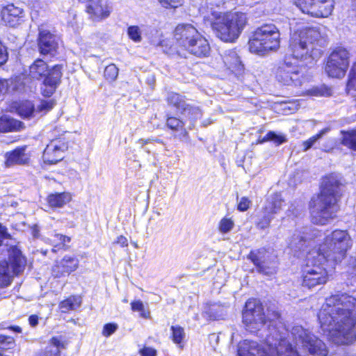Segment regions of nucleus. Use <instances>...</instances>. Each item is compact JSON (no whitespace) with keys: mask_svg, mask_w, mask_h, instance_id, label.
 Here are the masks:
<instances>
[{"mask_svg":"<svg viewBox=\"0 0 356 356\" xmlns=\"http://www.w3.org/2000/svg\"><path fill=\"white\" fill-rule=\"evenodd\" d=\"M321 34L318 28L303 26L290 35L289 54L284 56L275 71L276 81L283 86L300 87L307 81L308 67L298 60H313L321 54Z\"/></svg>","mask_w":356,"mask_h":356,"instance_id":"obj_1","label":"nucleus"},{"mask_svg":"<svg viewBox=\"0 0 356 356\" xmlns=\"http://www.w3.org/2000/svg\"><path fill=\"white\" fill-rule=\"evenodd\" d=\"M347 231L334 229L318 244L316 255L301 268L300 285L307 289L327 284L337 265L346 258L350 248Z\"/></svg>","mask_w":356,"mask_h":356,"instance_id":"obj_2","label":"nucleus"},{"mask_svg":"<svg viewBox=\"0 0 356 356\" xmlns=\"http://www.w3.org/2000/svg\"><path fill=\"white\" fill-rule=\"evenodd\" d=\"M318 319L325 331L343 337L351 334L356 325V298L341 291L330 295L318 313Z\"/></svg>","mask_w":356,"mask_h":356,"instance_id":"obj_3","label":"nucleus"},{"mask_svg":"<svg viewBox=\"0 0 356 356\" xmlns=\"http://www.w3.org/2000/svg\"><path fill=\"white\" fill-rule=\"evenodd\" d=\"M341 179L335 172L323 175L319 183L318 191L308 204L310 220L313 224L326 225L336 217L339 202L343 196Z\"/></svg>","mask_w":356,"mask_h":356,"instance_id":"obj_4","label":"nucleus"},{"mask_svg":"<svg viewBox=\"0 0 356 356\" xmlns=\"http://www.w3.org/2000/svg\"><path fill=\"white\" fill-rule=\"evenodd\" d=\"M216 36L225 42H234L248 24L246 14L241 12L212 10L204 18Z\"/></svg>","mask_w":356,"mask_h":356,"instance_id":"obj_5","label":"nucleus"},{"mask_svg":"<svg viewBox=\"0 0 356 356\" xmlns=\"http://www.w3.org/2000/svg\"><path fill=\"white\" fill-rule=\"evenodd\" d=\"M64 65L49 67L42 58H36L29 67V76L33 81H42L40 90L44 97H51L61 83Z\"/></svg>","mask_w":356,"mask_h":356,"instance_id":"obj_6","label":"nucleus"},{"mask_svg":"<svg viewBox=\"0 0 356 356\" xmlns=\"http://www.w3.org/2000/svg\"><path fill=\"white\" fill-rule=\"evenodd\" d=\"M280 45V33L273 24H264L255 29L248 40L249 51L259 55L276 51Z\"/></svg>","mask_w":356,"mask_h":356,"instance_id":"obj_7","label":"nucleus"},{"mask_svg":"<svg viewBox=\"0 0 356 356\" xmlns=\"http://www.w3.org/2000/svg\"><path fill=\"white\" fill-rule=\"evenodd\" d=\"M350 56L344 47L333 48L325 60L323 69L327 76L332 79L343 78L350 65Z\"/></svg>","mask_w":356,"mask_h":356,"instance_id":"obj_8","label":"nucleus"},{"mask_svg":"<svg viewBox=\"0 0 356 356\" xmlns=\"http://www.w3.org/2000/svg\"><path fill=\"white\" fill-rule=\"evenodd\" d=\"M242 323L247 329L257 328L259 325L267 322L264 307L260 300L256 298H248L243 307Z\"/></svg>","mask_w":356,"mask_h":356,"instance_id":"obj_9","label":"nucleus"},{"mask_svg":"<svg viewBox=\"0 0 356 356\" xmlns=\"http://www.w3.org/2000/svg\"><path fill=\"white\" fill-rule=\"evenodd\" d=\"M302 13L314 18L329 17L334 9L333 0H292Z\"/></svg>","mask_w":356,"mask_h":356,"instance_id":"obj_10","label":"nucleus"},{"mask_svg":"<svg viewBox=\"0 0 356 356\" xmlns=\"http://www.w3.org/2000/svg\"><path fill=\"white\" fill-rule=\"evenodd\" d=\"M200 33L197 28L191 24H178L173 31V38L175 40V50L172 51L170 54H175L182 56L184 55V50L188 46H190V44H192L193 40Z\"/></svg>","mask_w":356,"mask_h":356,"instance_id":"obj_11","label":"nucleus"},{"mask_svg":"<svg viewBox=\"0 0 356 356\" xmlns=\"http://www.w3.org/2000/svg\"><path fill=\"white\" fill-rule=\"evenodd\" d=\"M165 101L167 105L181 115H187L193 120L201 116L202 112L199 106L187 103V98L179 92L170 91L167 93Z\"/></svg>","mask_w":356,"mask_h":356,"instance_id":"obj_12","label":"nucleus"},{"mask_svg":"<svg viewBox=\"0 0 356 356\" xmlns=\"http://www.w3.org/2000/svg\"><path fill=\"white\" fill-rule=\"evenodd\" d=\"M69 148V142L65 138L51 140L44 148L42 159L49 165L56 164L65 158V153Z\"/></svg>","mask_w":356,"mask_h":356,"instance_id":"obj_13","label":"nucleus"},{"mask_svg":"<svg viewBox=\"0 0 356 356\" xmlns=\"http://www.w3.org/2000/svg\"><path fill=\"white\" fill-rule=\"evenodd\" d=\"M268 250L266 248H260L252 250L247 255V258L256 267L258 273L268 275L272 274L277 268L276 262L267 256Z\"/></svg>","mask_w":356,"mask_h":356,"instance_id":"obj_14","label":"nucleus"},{"mask_svg":"<svg viewBox=\"0 0 356 356\" xmlns=\"http://www.w3.org/2000/svg\"><path fill=\"white\" fill-rule=\"evenodd\" d=\"M85 12L90 20L99 22L110 17L113 7L108 0H86Z\"/></svg>","mask_w":356,"mask_h":356,"instance_id":"obj_15","label":"nucleus"},{"mask_svg":"<svg viewBox=\"0 0 356 356\" xmlns=\"http://www.w3.org/2000/svg\"><path fill=\"white\" fill-rule=\"evenodd\" d=\"M36 42L40 55L54 56L58 54V42L56 36L50 31L40 29Z\"/></svg>","mask_w":356,"mask_h":356,"instance_id":"obj_16","label":"nucleus"},{"mask_svg":"<svg viewBox=\"0 0 356 356\" xmlns=\"http://www.w3.org/2000/svg\"><path fill=\"white\" fill-rule=\"evenodd\" d=\"M24 10L10 3L0 8V23L3 26L15 28L24 22Z\"/></svg>","mask_w":356,"mask_h":356,"instance_id":"obj_17","label":"nucleus"},{"mask_svg":"<svg viewBox=\"0 0 356 356\" xmlns=\"http://www.w3.org/2000/svg\"><path fill=\"white\" fill-rule=\"evenodd\" d=\"M79 267V260L75 255L66 254L60 260L54 262L51 269L54 278H60L69 276Z\"/></svg>","mask_w":356,"mask_h":356,"instance_id":"obj_18","label":"nucleus"},{"mask_svg":"<svg viewBox=\"0 0 356 356\" xmlns=\"http://www.w3.org/2000/svg\"><path fill=\"white\" fill-rule=\"evenodd\" d=\"M27 145L17 146L4 154L3 166L11 168L15 165H28L31 162V154L26 152Z\"/></svg>","mask_w":356,"mask_h":356,"instance_id":"obj_19","label":"nucleus"},{"mask_svg":"<svg viewBox=\"0 0 356 356\" xmlns=\"http://www.w3.org/2000/svg\"><path fill=\"white\" fill-rule=\"evenodd\" d=\"M282 201V198L276 195L273 197L268 205L263 207L264 214L255 223L257 229L264 230L270 227L273 216L281 210Z\"/></svg>","mask_w":356,"mask_h":356,"instance_id":"obj_20","label":"nucleus"},{"mask_svg":"<svg viewBox=\"0 0 356 356\" xmlns=\"http://www.w3.org/2000/svg\"><path fill=\"white\" fill-rule=\"evenodd\" d=\"M302 346L308 350L312 356H327L328 349L325 343L311 334H305L300 336Z\"/></svg>","mask_w":356,"mask_h":356,"instance_id":"obj_21","label":"nucleus"},{"mask_svg":"<svg viewBox=\"0 0 356 356\" xmlns=\"http://www.w3.org/2000/svg\"><path fill=\"white\" fill-rule=\"evenodd\" d=\"M165 124L166 128L175 134L180 140H186L189 134L186 128V122L183 118L176 116L171 113L165 114Z\"/></svg>","mask_w":356,"mask_h":356,"instance_id":"obj_22","label":"nucleus"},{"mask_svg":"<svg viewBox=\"0 0 356 356\" xmlns=\"http://www.w3.org/2000/svg\"><path fill=\"white\" fill-rule=\"evenodd\" d=\"M210 52L211 46L208 40L200 33L192 44L184 50V55L181 57L186 58L187 54H191L197 58H206L209 56Z\"/></svg>","mask_w":356,"mask_h":356,"instance_id":"obj_23","label":"nucleus"},{"mask_svg":"<svg viewBox=\"0 0 356 356\" xmlns=\"http://www.w3.org/2000/svg\"><path fill=\"white\" fill-rule=\"evenodd\" d=\"M238 356H272L268 351L257 342L243 340L238 343Z\"/></svg>","mask_w":356,"mask_h":356,"instance_id":"obj_24","label":"nucleus"},{"mask_svg":"<svg viewBox=\"0 0 356 356\" xmlns=\"http://www.w3.org/2000/svg\"><path fill=\"white\" fill-rule=\"evenodd\" d=\"M66 341L60 336H54L48 341V345L40 349L35 356H65L61 350L66 348Z\"/></svg>","mask_w":356,"mask_h":356,"instance_id":"obj_25","label":"nucleus"},{"mask_svg":"<svg viewBox=\"0 0 356 356\" xmlns=\"http://www.w3.org/2000/svg\"><path fill=\"white\" fill-rule=\"evenodd\" d=\"M8 262L13 274L17 276L24 270L26 259L18 248L13 246L10 249Z\"/></svg>","mask_w":356,"mask_h":356,"instance_id":"obj_26","label":"nucleus"},{"mask_svg":"<svg viewBox=\"0 0 356 356\" xmlns=\"http://www.w3.org/2000/svg\"><path fill=\"white\" fill-rule=\"evenodd\" d=\"M72 200V195L70 192L52 193L46 197L47 204L49 208H62Z\"/></svg>","mask_w":356,"mask_h":356,"instance_id":"obj_27","label":"nucleus"},{"mask_svg":"<svg viewBox=\"0 0 356 356\" xmlns=\"http://www.w3.org/2000/svg\"><path fill=\"white\" fill-rule=\"evenodd\" d=\"M82 304V297L81 295H70L59 302L58 309L63 314H68L71 311L77 309Z\"/></svg>","mask_w":356,"mask_h":356,"instance_id":"obj_28","label":"nucleus"},{"mask_svg":"<svg viewBox=\"0 0 356 356\" xmlns=\"http://www.w3.org/2000/svg\"><path fill=\"white\" fill-rule=\"evenodd\" d=\"M13 108L22 118H31L35 110L33 102L27 99L15 102L13 103Z\"/></svg>","mask_w":356,"mask_h":356,"instance_id":"obj_29","label":"nucleus"},{"mask_svg":"<svg viewBox=\"0 0 356 356\" xmlns=\"http://www.w3.org/2000/svg\"><path fill=\"white\" fill-rule=\"evenodd\" d=\"M22 127L23 123L19 120L5 115L0 117V133L17 131Z\"/></svg>","mask_w":356,"mask_h":356,"instance_id":"obj_30","label":"nucleus"},{"mask_svg":"<svg viewBox=\"0 0 356 356\" xmlns=\"http://www.w3.org/2000/svg\"><path fill=\"white\" fill-rule=\"evenodd\" d=\"M340 143L351 151H356V127L349 130L341 131Z\"/></svg>","mask_w":356,"mask_h":356,"instance_id":"obj_31","label":"nucleus"},{"mask_svg":"<svg viewBox=\"0 0 356 356\" xmlns=\"http://www.w3.org/2000/svg\"><path fill=\"white\" fill-rule=\"evenodd\" d=\"M55 239L51 242V252L57 253L59 251H67L70 246L67 245L71 241V238L62 234H54Z\"/></svg>","mask_w":356,"mask_h":356,"instance_id":"obj_32","label":"nucleus"},{"mask_svg":"<svg viewBox=\"0 0 356 356\" xmlns=\"http://www.w3.org/2000/svg\"><path fill=\"white\" fill-rule=\"evenodd\" d=\"M356 91V60L353 62L346 81L345 92L346 94ZM356 102V97L355 99Z\"/></svg>","mask_w":356,"mask_h":356,"instance_id":"obj_33","label":"nucleus"},{"mask_svg":"<svg viewBox=\"0 0 356 356\" xmlns=\"http://www.w3.org/2000/svg\"><path fill=\"white\" fill-rule=\"evenodd\" d=\"M330 131V128L327 127L322 129H321L317 134L315 135L311 136L307 140H304L302 142V150L304 152H307L310 148H312L314 143L320 138H322V136L325 134L326 133L329 132Z\"/></svg>","mask_w":356,"mask_h":356,"instance_id":"obj_34","label":"nucleus"},{"mask_svg":"<svg viewBox=\"0 0 356 356\" xmlns=\"http://www.w3.org/2000/svg\"><path fill=\"white\" fill-rule=\"evenodd\" d=\"M170 339L172 342L182 348L183 345H181V343L185 337L184 328L180 325H172L170 327Z\"/></svg>","mask_w":356,"mask_h":356,"instance_id":"obj_35","label":"nucleus"},{"mask_svg":"<svg viewBox=\"0 0 356 356\" xmlns=\"http://www.w3.org/2000/svg\"><path fill=\"white\" fill-rule=\"evenodd\" d=\"M15 346V339L13 337L0 334V351L3 353L5 352L13 349Z\"/></svg>","mask_w":356,"mask_h":356,"instance_id":"obj_36","label":"nucleus"},{"mask_svg":"<svg viewBox=\"0 0 356 356\" xmlns=\"http://www.w3.org/2000/svg\"><path fill=\"white\" fill-rule=\"evenodd\" d=\"M9 263L6 260L0 261V282L4 286H8L11 282L9 275Z\"/></svg>","mask_w":356,"mask_h":356,"instance_id":"obj_37","label":"nucleus"},{"mask_svg":"<svg viewBox=\"0 0 356 356\" xmlns=\"http://www.w3.org/2000/svg\"><path fill=\"white\" fill-rule=\"evenodd\" d=\"M130 305L131 309L133 312H138L140 317L145 319L150 318V312L145 307L140 300L131 301Z\"/></svg>","mask_w":356,"mask_h":356,"instance_id":"obj_38","label":"nucleus"},{"mask_svg":"<svg viewBox=\"0 0 356 356\" xmlns=\"http://www.w3.org/2000/svg\"><path fill=\"white\" fill-rule=\"evenodd\" d=\"M224 63L227 69L234 71L241 65L239 57L235 54H229L225 56Z\"/></svg>","mask_w":356,"mask_h":356,"instance_id":"obj_39","label":"nucleus"},{"mask_svg":"<svg viewBox=\"0 0 356 356\" xmlns=\"http://www.w3.org/2000/svg\"><path fill=\"white\" fill-rule=\"evenodd\" d=\"M312 94L316 97H331L333 94L332 88L325 84L314 87L312 90Z\"/></svg>","mask_w":356,"mask_h":356,"instance_id":"obj_40","label":"nucleus"},{"mask_svg":"<svg viewBox=\"0 0 356 356\" xmlns=\"http://www.w3.org/2000/svg\"><path fill=\"white\" fill-rule=\"evenodd\" d=\"M118 68L114 63L106 66L104 71V77L109 82L114 81L118 76Z\"/></svg>","mask_w":356,"mask_h":356,"instance_id":"obj_41","label":"nucleus"},{"mask_svg":"<svg viewBox=\"0 0 356 356\" xmlns=\"http://www.w3.org/2000/svg\"><path fill=\"white\" fill-rule=\"evenodd\" d=\"M56 102L54 99H42L37 106L36 111L46 114L49 112L55 106Z\"/></svg>","mask_w":356,"mask_h":356,"instance_id":"obj_42","label":"nucleus"},{"mask_svg":"<svg viewBox=\"0 0 356 356\" xmlns=\"http://www.w3.org/2000/svg\"><path fill=\"white\" fill-rule=\"evenodd\" d=\"M161 6L166 10H175L182 7L185 3V0H157Z\"/></svg>","mask_w":356,"mask_h":356,"instance_id":"obj_43","label":"nucleus"},{"mask_svg":"<svg viewBox=\"0 0 356 356\" xmlns=\"http://www.w3.org/2000/svg\"><path fill=\"white\" fill-rule=\"evenodd\" d=\"M277 356H300L296 348L292 343L287 342L284 343V349L277 352Z\"/></svg>","mask_w":356,"mask_h":356,"instance_id":"obj_44","label":"nucleus"},{"mask_svg":"<svg viewBox=\"0 0 356 356\" xmlns=\"http://www.w3.org/2000/svg\"><path fill=\"white\" fill-rule=\"evenodd\" d=\"M234 227V222L231 218H222L218 223V230L222 234L230 232Z\"/></svg>","mask_w":356,"mask_h":356,"instance_id":"obj_45","label":"nucleus"},{"mask_svg":"<svg viewBox=\"0 0 356 356\" xmlns=\"http://www.w3.org/2000/svg\"><path fill=\"white\" fill-rule=\"evenodd\" d=\"M127 34L131 40L135 42H139L142 40L141 31L138 26L132 25L128 27Z\"/></svg>","mask_w":356,"mask_h":356,"instance_id":"obj_46","label":"nucleus"},{"mask_svg":"<svg viewBox=\"0 0 356 356\" xmlns=\"http://www.w3.org/2000/svg\"><path fill=\"white\" fill-rule=\"evenodd\" d=\"M269 141H273L277 146L280 145L287 141L284 135L277 134L274 131L268 132Z\"/></svg>","mask_w":356,"mask_h":356,"instance_id":"obj_47","label":"nucleus"},{"mask_svg":"<svg viewBox=\"0 0 356 356\" xmlns=\"http://www.w3.org/2000/svg\"><path fill=\"white\" fill-rule=\"evenodd\" d=\"M311 232H304L305 236H301L299 238L300 242H306L309 240H314L317 237H321L322 236V233L321 230L312 229H310Z\"/></svg>","mask_w":356,"mask_h":356,"instance_id":"obj_48","label":"nucleus"},{"mask_svg":"<svg viewBox=\"0 0 356 356\" xmlns=\"http://www.w3.org/2000/svg\"><path fill=\"white\" fill-rule=\"evenodd\" d=\"M118 330V325L115 323H108L103 326L102 334L108 337Z\"/></svg>","mask_w":356,"mask_h":356,"instance_id":"obj_49","label":"nucleus"},{"mask_svg":"<svg viewBox=\"0 0 356 356\" xmlns=\"http://www.w3.org/2000/svg\"><path fill=\"white\" fill-rule=\"evenodd\" d=\"M252 204L251 200L248 197H242L238 204H237V210L241 212H244L248 211Z\"/></svg>","mask_w":356,"mask_h":356,"instance_id":"obj_50","label":"nucleus"},{"mask_svg":"<svg viewBox=\"0 0 356 356\" xmlns=\"http://www.w3.org/2000/svg\"><path fill=\"white\" fill-rule=\"evenodd\" d=\"M140 356H156L157 350L152 347L143 346L138 351Z\"/></svg>","mask_w":356,"mask_h":356,"instance_id":"obj_51","label":"nucleus"},{"mask_svg":"<svg viewBox=\"0 0 356 356\" xmlns=\"http://www.w3.org/2000/svg\"><path fill=\"white\" fill-rule=\"evenodd\" d=\"M9 83L6 79H0V96L8 92Z\"/></svg>","mask_w":356,"mask_h":356,"instance_id":"obj_52","label":"nucleus"},{"mask_svg":"<svg viewBox=\"0 0 356 356\" xmlns=\"http://www.w3.org/2000/svg\"><path fill=\"white\" fill-rule=\"evenodd\" d=\"M114 243L120 245L122 248H126L129 245L127 238L123 235L118 236Z\"/></svg>","mask_w":356,"mask_h":356,"instance_id":"obj_53","label":"nucleus"},{"mask_svg":"<svg viewBox=\"0 0 356 356\" xmlns=\"http://www.w3.org/2000/svg\"><path fill=\"white\" fill-rule=\"evenodd\" d=\"M5 329L12 331L15 333H17V334H20L22 332V328L19 325H10L8 327H3V326H1V324H0V330H5Z\"/></svg>","mask_w":356,"mask_h":356,"instance_id":"obj_54","label":"nucleus"},{"mask_svg":"<svg viewBox=\"0 0 356 356\" xmlns=\"http://www.w3.org/2000/svg\"><path fill=\"white\" fill-rule=\"evenodd\" d=\"M28 321L31 327H35L39 323V317L36 314H31L29 316Z\"/></svg>","mask_w":356,"mask_h":356,"instance_id":"obj_55","label":"nucleus"},{"mask_svg":"<svg viewBox=\"0 0 356 356\" xmlns=\"http://www.w3.org/2000/svg\"><path fill=\"white\" fill-rule=\"evenodd\" d=\"M138 142L142 145H147V144H148L149 143H152V142H155V143H163L162 140L159 139L157 138H147V139H140L138 140Z\"/></svg>","mask_w":356,"mask_h":356,"instance_id":"obj_56","label":"nucleus"},{"mask_svg":"<svg viewBox=\"0 0 356 356\" xmlns=\"http://www.w3.org/2000/svg\"><path fill=\"white\" fill-rule=\"evenodd\" d=\"M31 233L34 238L40 237V228L37 225H33L31 227Z\"/></svg>","mask_w":356,"mask_h":356,"instance_id":"obj_57","label":"nucleus"},{"mask_svg":"<svg viewBox=\"0 0 356 356\" xmlns=\"http://www.w3.org/2000/svg\"><path fill=\"white\" fill-rule=\"evenodd\" d=\"M0 236L1 238H8L10 235L7 232V228L2 225V224L0 222Z\"/></svg>","mask_w":356,"mask_h":356,"instance_id":"obj_58","label":"nucleus"},{"mask_svg":"<svg viewBox=\"0 0 356 356\" xmlns=\"http://www.w3.org/2000/svg\"><path fill=\"white\" fill-rule=\"evenodd\" d=\"M267 141H269L268 133L264 137L259 136L256 140V144H263Z\"/></svg>","mask_w":356,"mask_h":356,"instance_id":"obj_59","label":"nucleus"},{"mask_svg":"<svg viewBox=\"0 0 356 356\" xmlns=\"http://www.w3.org/2000/svg\"><path fill=\"white\" fill-rule=\"evenodd\" d=\"M0 356H7L5 355V353H3L1 351H0Z\"/></svg>","mask_w":356,"mask_h":356,"instance_id":"obj_60","label":"nucleus"},{"mask_svg":"<svg viewBox=\"0 0 356 356\" xmlns=\"http://www.w3.org/2000/svg\"><path fill=\"white\" fill-rule=\"evenodd\" d=\"M3 244V240L1 238H0V246Z\"/></svg>","mask_w":356,"mask_h":356,"instance_id":"obj_61","label":"nucleus"},{"mask_svg":"<svg viewBox=\"0 0 356 356\" xmlns=\"http://www.w3.org/2000/svg\"><path fill=\"white\" fill-rule=\"evenodd\" d=\"M354 6L356 7V0H355V4H354Z\"/></svg>","mask_w":356,"mask_h":356,"instance_id":"obj_62","label":"nucleus"}]
</instances>
